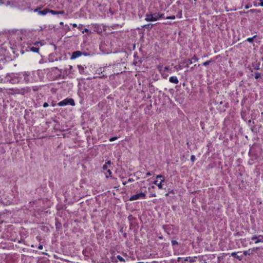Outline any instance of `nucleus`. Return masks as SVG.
I'll use <instances>...</instances> for the list:
<instances>
[{
    "mask_svg": "<svg viewBox=\"0 0 263 263\" xmlns=\"http://www.w3.org/2000/svg\"><path fill=\"white\" fill-rule=\"evenodd\" d=\"M153 26V24H149L144 25L143 27L145 28H151Z\"/></svg>",
    "mask_w": 263,
    "mask_h": 263,
    "instance_id": "obj_17",
    "label": "nucleus"
},
{
    "mask_svg": "<svg viewBox=\"0 0 263 263\" xmlns=\"http://www.w3.org/2000/svg\"><path fill=\"white\" fill-rule=\"evenodd\" d=\"M107 167H108V166H107V164H104V165L103 166V169L104 170H107Z\"/></svg>",
    "mask_w": 263,
    "mask_h": 263,
    "instance_id": "obj_28",
    "label": "nucleus"
},
{
    "mask_svg": "<svg viewBox=\"0 0 263 263\" xmlns=\"http://www.w3.org/2000/svg\"><path fill=\"white\" fill-rule=\"evenodd\" d=\"M140 173H141V172H137L135 173V175H139Z\"/></svg>",
    "mask_w": 263,
    "mask_h": 263,
    "instance_id": "obj_34",
    "label": "nucleus"
},
{
    "mask_svg": "<svg viewBox=\"0 0 263 263\" xmlns=\"http://www.w3.org/2000/svg\"><path fill=\"white\" fill-rule=\"evenodd\" d=\"M254 6H257V4H254Z\"/></svg>",
    "mask_w": 263,
    "mask_h": 263,
    "instance_id": "obj_52",
    "label": "nucleus"
},
{
    "mask_svg": "<svg viewBox=\"0 0 263 263\" xmlns=\"http://www.w3.org/2000/svg\"><path fill=\"white\" fill-rule=\"evenodd\" d=\"M60 25H63V22H61V23H60Z\"/></svg>",
    "mask_w": 263,
    "mask_h": 263,
    "instance_id": "obj_47",
    "label": "nucleus"
},
{
    "mask_svg": "<svg viewBox=\"0 0 263 263\" xmlns=\"http://www.w3.org/2000/svg\"><path fill=\"white\" fill-rule=\"evenodd\" d=\"M163 15L164 14L159 13L146 14L145 15V20L147 22L156 21L159 18L164 17Z\"/></svg>",
    "mask_w": 263,
    "mask_h": 263,
    "instance_id": "obj_1",
    "label": "nucleus"
},
{
    "mask_svg": "<svg viewBox=\"0 0 263 263\" xmlns=\"http://www.w3.org/2000/svg\"><path fill=\"white\" fill-rule=\"evenodd\" d=\"M164 69L165 70H167L168 69V67H167V66L165 67Z\"/></svg>",
    "mask_w": 263,
    "mask_h": 263,
    "instance_id": "obj_39",
    "label": "nucleus"
},
{
    "mask_svg": "<svg viewBox=\"0 0 263 263\" xmlns=\"http://www.w3.org/2000/svg\"><path fill=\"white\" fill-rule=\"evenodd\" d=\"M107 172L109 174V176H110L111 174V172L110 170H107Z\"/></svg>",
    "mask_w": 263,
    "mask_h": 263,
    "instance_id": "obj_31",
    "label": "nucleus"
},
{
    "mask_svg": "<svg viewBox=\"0 0 263 263\" xmlns=\"http://www.w3.org/2000/svg\"><path fill=\"white\" fill-rule=\"evenodd\" d=\"M117 258L120 260V261H124V259H123V258L122 257H121V256L120 255H118L117 256Z\"/></svg>",
    "mask_w": 263,
    "mask_h": 263,
    "instance_id": "obj_21",
    "label": "nucleus"
},
{
    "mask_svg": "<svg viewBox=\"0 0 263 263\" xmlns=\"http://www.w3.org/2000/svg\"><path fill=\"white\" fill-rule=\"evenodd\" d=\"M128 181L129 182H132V181H133V179H131V178H129Z\"/></svg>",
    "mask_w": 263,
    "mask_h": 263,
    "instance_id": "obj_35",
    "label": "nucleus"
},
{
    "mask_svg": "<svg viewBox=\"0 0 263 263\" xmlns=\"http://www.w3.org/2000/svg\"><path fill=\"white\" fill-rule=\"evenodd\" d=\"M82 25H81V26L79 27V28H82Z\"/></svg>",
    "mask_w": 263,
    "mask_h": 263,
    "instance_id": "obj_50",
    "label": "nucleus"
},
{
    "mask_svg": "<svg viewBox=\"0 0 263 263\" xmlns=\"http://www.w3.org/2000/svg\"><path fill=\"white\" fill-rule=\"evenodd\" d=\"M231 256H234L236 258H238L239 260L241 259V257H239L238 256H237L236 253L235 252H233L231 254Z\"/></svg>",
    "mask_w": 263,
    "mask_h": 263,
    "instance_id": "obj_16",
    "label": "nucleus"
},
{
    "mask_svg": "<svg viewBox=\"0 0 263 263\" xmlns=\"http://www.w3.org/2000/svg\"><path fill=\"white\" fill-rule=\"evenodd\" d=\"M193 260H190V262H193Z\"/></svg>",
    "mask_w": 263,
    "mask_h": 263,
    "instance_id": "obj_53",
    "label": "nucleus"
},
{
    "mask_svg": "<svg viewBox=\"0 0 263 263\" xmlns=\"http://www.w3.org/2000/svg\"><path fill=\"white\" fill-rule=\"evenodd\" d=\"M165 196H168V194H167H167H165Z\"/></svg>",
    "mask_w": 263,
    "mask_h": 263,
    "instance_id": "obj_48",
    "label": "nucleus"
},
{
    "mask_svg": "<svg viewBox=\"0 0 263 263\" xmlns=\"http://www.w3.org/2000/svg\"><path fill=\"white\" fill-rule=\"evenodd\" d=\"M215 62L214 60H209V61H207L205 62H204L203 63V66H208V65H209L210 63H214Z\"/></svg>",
    "mask_w": 263,
    "mask_h": 263,
    "instance_id": "obj_9",
    "label": "nucleus"
},
{
    "mask_svg": "<svg viewBox=\"0 0 263 263\" xmlns=\"http://www.w3.org/2000/svg\"><path fill=\"white\" fill-rule=\"evenodd\" d=\"M50 11L49 9H45L44 10H42V11H39V13L40 14H41V15H45L48 12H50Z\"/></svg>",
    "mask_w": 263,
    "mask_h": 263,
    "instance_id": "obj_6",
    "label": "nucleus"
},
{
    "mask_svg": "<svg viewBox=\"0 0 263 263\" xmlns=\"http://www.w3.org/2000/svg\"><path fill=\"white\" fill-rule=\"evenodd\" d=\"M72 26H73V27H76L77 26V24H73L72 25Z\"/></svg>",
    "mask_w": 263,
    "mask_h": 263,
    "instance_id": "obj_40",
    "label": "nucleus"
},
{
    "mask_svg": "<svg viewBox=\"0 0 263 263\" xmlns=\"http://www.w3.org/2000/svg\"><path fill=\"white\" fill-rule=\"evenodd\" d=\"M255 250V249L254 248L253 250L251 251V252H250V250H249L248 251H245L243 252V254L245 255H250L251 254H252V252Z\"/></svg>",
    "mask_w": 263,
    "mask_h": 263,
    "instance_id": "obj_13",
    "label": "nucleus"
},
{
    "mask_svg": "<svg viewBox=\"0 0 263 263\" xmlns=\"http://www.w3.org/2000/svg\"><path fill=\"white\" fill-rule=\"evenodd\" d=\"M152 174L150 172H148L146 173V176H151Z\"/></svg>",
    "mask_w": 263,
    "mask_h": 263,
    "instance_id": "obj_33",
    "label": "nucleus"
},
{
    "mask_svg": "<svg viewBox=\"0 0 263 263\" xmlns=\"http://www.w3.org/2000/svg\"><path fill=\"white\" fill-rule=\"evenodd\" d=\"M146 196L145 193H140L132 196L129 199L130 200H136L140 198H144Z\"/></svg>",
    "mask_w": 263,
    "mask_h": 263,
    "instance_id": "obj_2",
    "label": "nucleus"
},
{
    "mask_svg": "<svg viewBox=\"0 0 263 263\" xmlns=\"http://www.w3.org/2000/svg\"><path fill=\"white\" fill-rule=\"evenodd\" d=\"M82 25H81V26L79 27V28H82Z\"/></svg>",
    "mask_w": 263,
    "mask_h": 263,
    "instance_id": "obj_51",
    "label": "nucleus"
},
{
    "mask_svg": "<svg viewBox=\"0 0 263 263\" xmlns=\"http://www.w3.org/2000/svg\"><path fill=\"white\" fill-rule=\"evenodd\" d=\"M88 31H89L88 29H85L83 31V33H84V32H88Z\"/></svg>",
    "mask_w": 263,
    "mask_h": 263,
    "instance_id": "obj_30",
    "label": "nucleus"
},
{
    "mask_svg": "<svg viewBox=\"0 0 263 263\" xmlns=\"http://www.w3.org/2000/svg\"><path fill=\"white\" fill-rule=\"evenodd\" d=\"M39 11H40V10H39V9H38V8H36V9H35L34 10V11H35V12H39Z\"/></svg>",
    "mask_w": 263,
    "mask_h": 263,
    "instance_id": "obj_37",
    "label": "nucleus"
},
{
    "mask_svg": "<svg viewBox=\"0 0 263 263\" xmlns=\"http://www.w3.org/2000/svg\"><path fill=\"white\" fill-rule=\"evenodd\" d=\"M198 60V58L196 56H194V57L192 59H188L187 61L189 64H192L194 61V62H196Z\"/></svg>",
    "mask_w": 263,
    "mask_h": 263,
    "instance_id": "obj_8",
    "label": "nucleus"
},
{
    "mask_svg": "<svg viewBox=\"0 0 263 263\" xmlns=\"http://www.w3.org/2000/svg\"><path fill=\"white\" fill-rule=\"evenodd\" d=\"M245 8H246V9H248L249 8V6H246Z\"/></svg>",
    "mask_w": 263,
    "mask_h": 263,
    "instance_id": "obj_43",
    "label": "nucleus"
},
{
    "mask_svg": "<svg viewBox=\"0 0 263 263\" xmlns=\"http://www.w3.org/2000/svg\"><path fill=\"white\" fill-rule=\"evenodd\" d=\"M118 139L117 137H114L109 139L110 141H113Z\"/></svg>",
    "mask_w": 263,
    "mask_h": 263,
    "instance_id": "obj_25",
    "label": "nucleus"
},
{
    "mask_svg": "<svg viewBox=\"0 0 263 263\" xmlns=\"http://www.w3.org/2000/svg\"><path fill=\"white\" fill-rule=\"evenodd\" d=\"M156 195L155 194H153L151 195V197H156Z\"/></svg>",
    "mask_w": 263,
    "mask_h": 263,
    "instance_id": "obj_36",
    "label": "nucleus"
},
{
    "mask_svg": "<svg viewBox=\"0 0 263 263\" xmlns=\"http://www.w3.org/2000/svg\"><path fill=\"white\" fill-rule=\"evenodd\" d=\"M38 44H39V43H38V42H36V43L34 44V45H37Z\"/></svg>",
    "mask_w": 263,
    "mask_h": 263,
    "instance_id": "obj_46",
    "label": "nucleus"
},
{
    "mask_svg": "<svg viewBox=\"0 0 263 263\" xmlns=\"http://www.w3.org/2000/svg\"><path fill=\"white\" fill-rule=\"evenodd\" d=\"M38 248L40 249V250H42L43 249V246L40 245H39V246L38 247Z\"/></svg>",
    "mask_w": 263,
    "mask_h": 263,
    "instance_id": "obj_32",
    "label": "nucleus"
},
{
    "mask_svg": "<svg viewBox=\"0 0 263 263\" xmlns=\"http://www.w3.org/2000/svg\"><path fill=\"white\" fill-rule=\"evenodd\" d=\"M176 17L175 15H172V16H167L166 17V19H171V20H174L175 19Z\"/></svg>",
    "mask_w": 263,
    "mask_h": 263,
    "instance_id": "obj_22",
    "label": "nucleus"
},
{
    "mask_svg": "<svg viewBox=\"0 0 263 263\" xmlns=\"http://www.w3.org/2000/svg\"><path fill=\"white\" fill-rule=\"evenodd\" d=\"M43 106H44V107H46L48 106V104L47 102H45L44 103Z\"/></svg>",
    "mask_w": 263,
    "mask_h": 263,
    "instance_id": "obj_29",
    "label": "nucleus"
},
{
    "mask_svg": "<svg viewBox=\"0 0 263 263\" xmlns=\"http://www.w3.org/2000/svg\"><path fill=\"white\" fill-rule=\"evenodd\" d=\"M195 1H196V0H194Z\"/></svg>",
    "mask_w": 263,
    "mask_h": 263,
    "instance_id": "obj_54",
    "label": "nucleus"
},
{
    "mask_svg": "<svg viewBox=\"0 0 263 263\" xmlns=\"http://www.w3.org/2000/svg\"><path fill=\"white\" fill-rule=\"evenodd\" d=\"M252 240H256L255 243H257L259 242H263V236L259 235V236H253L252 237Z\"/></svg>",
    "mask_w": 263,
    "mask_h": 263,
    "instance_id": "obj_3",
    "label": "nucleus"
},
{
    "mask_svg": "<svg viewBox=\"0 0 263 263\" xmlns=\"http://www.w3.org/2000/svg\"><path fill=\"white\" fill-rule=\"evenodd\" d=\"M154 183L156 185H157V186H158L159 189H161L163 188L162 187V185L161 183H158V180H156L154 182Z\"/></svg>",
    "mask_w": 263,
    "mask_h": 263,
    "instance_id": "obj_12",
    "label": "nucleus"
},
{
    "mask_svg": "<svg viewBox=\"0 0 263 263\" xmlns=\"http://www.w3.org/2000/svg\"><path fill=\"white\" fill-rule=\"evenodd\" d=\"M163 24H171V23H168V22H166L163 23Z\"/></svg>",
    "mask_w": 263,
    "mask_h": 263,
    "instance_id": "obj_38",
    "label": "nucleus"
},
{
    "mask_svg": "<svg viewBox=\"0 0 263 263\" xmlns=\"http://www.w3.org/2000/svg\"><path fill=\"white\" fill-rule=\"evenodd\" d=\"M259 249V248H257H257H256V249H256V250H258Z\"/></svg>",
    "mask_w": 263,
    "mask_h": 263,
    "instance_id": "obj_49",
    "label": "nucleus"
},
{
    "mask_svg": "<svg viewBox=\"0 0 263 263\" xmlns=\"http://www.w3.org/2000/svg\"><path fill=\"white\" fill-rule=\"evenodd\" d=\"M191 160L193 162H194L195 160V156L194 155H192L191 157Z\"/></svg>",
    "mask_w": 263,
    "mask_h": 263,
    "instance_id": "obj_26",
    "label": "nucleus"
},
{
    "mask_svg": "<svg viewBox=\"0 0 263 263\" xmlns=\"http://www.w3.org/2000/svg\"><path fill=\"white\" fill-rule=\"evenodd\" d=\"M249 12H260V11L256 9H251L248 12V13Z\"/></svg>",
    "mask_w": 263,
    "mask_h": 263,
    "instance_id": "obj_20",
    "label": "nucleus"
},
{
    "mask_svg": "<svg viewBox=\"0 0 263 263\" xmlns=\"http://www.w3.org/2000/svg\"><path fill=\"white\" fill-rule=\"evenodd\" d=\"M172 243L173 246H175L178 245V242L176 240H173L172 241Z\"/></svg>",
    "mask_w": 263,
    "mask_h": 263,
    "instance_id": "obj_23",
    "label": "nucleus"
},
{
    "mask_svg": "<svg viewBox=\"0 0 263 263\" xmlns=\"http://www.w3.org/2000/svg\"><path fill=\"white\" fill-rule=\"evenodd\" d=\"M169 81L172 83L178 84L179 81L177 78L175 76L170 78Z\"/></svg>",
    "mask_w": 263,
    "mask_h": 263,
    "instance_id": "obj_5",
    "label": "nucleus"
},
{
    "mask_svg": "<svg viewBox=\"0 0 263 263\" xmlns=\"http://www.w3.org/2000/svg\"><path fill=\"white\" fill-rule=\"evenodd\" d=\"M255 37H256V36L255 35L253 37L248 38V39H247V41L249 42L252 43L253 42L254 38Z\"/></svg>",
    "mask_w": 263,
    "mask_h": 263,
    "instance_id": "obj_18",
    "label": "nucleus"
},
{
    "mask_svg": "<svg viewBox=\"0 0 263 263\" xmlns=\"http://www.w3.org/2000/svg\"><path fill=\"white\" fill-rule=\"evenodd\" d=\"M107 164H111V162L110 161H108L107 163Z\"/></svg>",
    "mask_w": 263,
    "mask_h": 263,
    "instance_id": "obj_42",
    "label": "nucleus"
},
{
    "mask_svg": "<svg viewBox=\"0 0 263 263\" xmlns=\"http://www.w3.org/2000/svg\"><path fill=\"white\" fill-rule=\"evenodd\" d=\"M161 68H162V66H159V71H161Z\"/></svg>",
    "mask_w": 263,
    "mask_h": 263,
    "instance_id": "obj_41",
    "label": "nucleus"
},
{
    "mask_svg": "<svg viewBox=\"0 0 263 263\" xmlns=\"http://www.w3.org/2000/svg\"><path fill=\"white\" fill-rule=\"evenodd\" d=\"M81 55H82V52H80V51H74L72 53L71 59H76Z\"/></svg>",
    "mask_w": 263,
    "mask_h": 263,
    "instance_id": "obj_4",
    "label": "nucleus"
},
{
    "mask_svg": "<svg viewBox=\"0 0 263 263\" xmlns=\"http://www.w3.org/2000/svg\"><path fill=\"white\" fill-rule=\"evenodd\" d=\"M68 103H70V105H74V102L73 101V99H69V100H67Z\"/></svg>",
    "mask_w": 263,
    "mask_h": 263,
    "instance_id": "obj_15",
    "label": "nucleus"
},
{
    "mask_svg": "<svg viewBox=\"0 0 263 263\" xmlns=\"http://www.w3.org/2000/svg\"><path fill=\"white\" fill-rule=\"evenodd\" d=\"M259 1L260 2L259 3H258V5L260 6L263 7V0H259Z\"/></svg>",
    "mask_w": 263,
    "mask_h": 263,
    "instance_id": "obj_27",
    "label": "nucleus"
},
{
    "mask_svg": "<svg viewBox=\"0 0 263 263\" xmlns=\"http://www.w3.org/2000/svg\"><path fill=\"white\" fill-rule=\"evenodd\" d=\"M30 50L32 52H38L39 50V48L35 47H32L30 48Z\"/></svg>",
    "mask_w": 263,
    "mask_h": 263,
    "instance_id": "obj_14",
    "label": "nucleus"
},
{
    "mask_svg": "<svg viewBox=\"0 0 263 263\" xmlns=\"http://www.w3.org/2000/svg\"><path fill=\"white\" fill-rule=\"evenodd\" d=\"M255 69H259V66H257V67H255Z\"/></svg>",
    "mask_w": 263,
    "mask_h": 263,
    "instance_id": "obj_45",
    "label": "nucleus"
},
{
    "mask_svg": "<svg viewBox=\"0 0 263 263\" xmlns=\"http://www.w3.org/2000/svg\"><path fill=\"white\" fill-rule=\"evenodd\" d=\"M156 178L157 179H158V178L161 179V181L160 182V183H161V184L162 182H164V181H165L164 177L162 175H157Z\"/></svg>",
    "mask_w": 263,
    "mask_h": 263,
    "instance_id": "obj_10",
    "label": "nucleus"
},
{
    "mask_svg": "<svg viewBox=\"0 0 263 263\" xmlns=\"http://www.w3.org/2000/svg\"><path fill=\"white\" fill-rule=\"evenodd\" d=\"M67 104H68V102L67 101V100H64V101L60 102L58 103V105L59 106H64V105H65Z\"/></svg>",
    "mask_w": 263,
    "mask_h": 263,
    "instance_id": "obj_11",
    "label": "nucleus"
},
{
    "mask_svg": "<svg viewBox=\"0 0 263 263\" xmlns=\"http://www.w3.org/2000/svg\"><path fill=\"white\" fill-rule=\"evenodd\" d=\"M255 78L258 79L260 77V74L258 72H255Z\"/></svg>",
    "mask_w": 263,
    "mask_h": 263,
    "instance_id": "obj_19",
    "label": "nucleus"
},
{
    "mask_svg": "<svg viewBox=\"0 0 263 263\" xmlns=\"http://www.w3.org/2000/svg\"><path fill=\"white\" fill-rule=\"evenodd\" d=\"M184 260H185V261H187V260H188V258H187V257H186V258H185V259H184Z\"/></svg>",
    "mask_w": 263,
    "mask_h": 263,
    "instance_id": "obj_44",
    "label": "nucleus"
},
{
    "mask_svg": "<svg viewBox=\"0 0 263 263\" xmlns=\"http://www.w3.org/2000/svg\"><path fill=\"white\" fill-rule=\"evenodd\" d=\"M50 13H51L52 14L55 15V14H64V12L63 11H57L54 10H50Z\"/></svg>",
    "mask_w": 263,
    "mask_h": 263,
    "instance_id": "obj_7",
    "label": "nucleus"
},
{
    "mask_svg": "<svg viewBox=\"0 0 263 263\" xmlns=\"http://www.w3.org/2000/svg\"><path fill=\"white\" fill-rule=\"evenodd\" d=\"M79 69L80 72H82L84 71V67L82 66H79Z\"/></svg>",
    "mask_w": 263,
    "mask_h": 263,
    "instance_id": "obj_24",
    "label": "nucleus"
}]
</instances>
